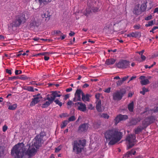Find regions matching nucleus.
Returning <instances> with one entry per match:
<instances>
[{
    "label": "nucleus",
    "instance_id": "obj_1",
    "mask_svg": "<svg viewBox=\"0 0 158 158\" xmlns=\"http://www.w3.org/2000/svg\"><path fill=\"white\" fill-rule=\"evenodd\" d=\"M106 142L109 145H113L119 142L122 138V133L116 129L106 131L104 133Z\"/></svg>",
    "mask_w": 158,
    "mask_h": 158
},
{
    "label": "nucleus",
    "instance_id": "obj_2",
    "mask_svg": "<svg viewBox=\"0 0 158 158\" xmlns=\"http://www.w3.org/2000/svg\"><path fill=\"white\" fill-rule=\"evenodd\" d=\"M24 144L18 143L15 145L11 150V154L15 156V158H22L24 152L23 148Z\"/></svg>",
    "mask_w": 158,
    "mask_h": 158
},
{
    "label": "nucleus",
    "instance_id": "obj_3",
    "mask_svg": "<svg viewBox=\"0 0 158 158\" xmlns=\"http://www.w3.org/2000/svg\"><path fill=\"white\" fill-rule=\"evenodd\" d=\"M85 139L76 140L72 143L73 151L77 154L81 152L86 145Z\"/></svg>",
    "mask_w": 158,
    "mask_h": 158
},
{
    "label": "nucleus",
    "instance_id": "obj_4",
    "mask_svg": "<svg viewBox=\"0 0 158 158\" xmlns=\"http://www.w3.org/2000/svg\"><path fill=\"white\" fill-rule=\"evenodd\" d=\"M25 12H23L17 15L13 21L15 24L19 26L21 24L25 23L26 21Z\"/></svg>",
    "mask_w": 158,
    "mask_h": 158
},
{
    "label": "nucleus",
    "instance_id": "obj_5",
    "mask_svg": "<svg viewBox=\"0 0 158 158\" xmlns=\"http://www.w3.org/2000/svg\"><path fill=\"white\" fill-rule=\"evenodd\" d=\"M126 140L128 143V148H131L134 145V143L136 141L135 135L133 134H128L126 137Z\"/></svg>",
    "mask_w": 158,
    "mask_h": 158
},
{
    "label": "nucleus",
    "instance_id": "obj_6",
    "mask_svg": "<svg viewBox=\"0 0 158 158\" xmlns=\"http://www.w3.org/2000/svg\"><path fill=\"white\" fill-rule=\"evenodd\" d=\"M156 120L155 117L153 116H148L142 122V126L146 127L148 126L153 123Z\"/></svg>",
    "mask_w": 158,
    "mask_h": 158
},
{
    "label": "nucleus",
    "instance_id": "obj_7",
    "mask_svg": "<svg viewBox=\"0 0 158 158\" xmlns=\"http://www.w3.org/2000/svg\"><path fill=\"white\" fill-rule=\"evenodd\" d=\"M44 142V141L43 139L39 138L38 136H36L33 141V143L32 145L34 146L36 149H38L42 146Z\"/></svg>",
    "mask_w": 158,
    "mask_h": 158
},
{
    "label": "nucleus",
    "instance_id": "obj_8",
    "mask_svg": "<svg viewBox=\"0 0 158 158\" xmlns=\"http://www.w3.org/2000/svg\"><path fill=\"white\" fill-rule=\"evenodd\" d=\"M130 62L126 60H122L116 64L117 67L118 68L125 69L129 66Z\"/></svg>",
    "mask_w": 158,
    "mask_h": 158
},
{
    "label": "nucleus",
    "instance_id": "obj_9",
    "mask_svg": "<svg viewBox=\"0 0 158 158\" xmlns=\"http://www.w3.org/2000/svg\"><path fill=\"white\" fill-rule=\"evenodd\" d=\"M74 106L77 110L82 112H85L86 110L85 104L81 102H77L74 103Z\"/></svg>",
    "mask_w": 158,
    "mask_h": 158
},
{
    "label": "nucleus",
    "instance_id": "obj_10",
    "mask_svg": "<svg viewBox=\"0 0 158 158\" xmlns=\"http://www.w3.org/2000/svg\"><path fill=\"white\" fill-rule=\"evenodd\" d=\"M41 22L37 18H33L30 22L29 26L30 28L38 27L40 24Z\"/></svg>",
    "mask_w": 158,
    "mask_h": 158
},
{
    "label": "nucleus",
    "instance_id": "obj_11",
    "mask_svg": "<svg viewBox=\"0 0 158 158\" xmlns=\"http://www.w3.org/2000/svg\"><path fill=\"white\" fill-rule=\"evenodd\" d=\"M19 26L16 25L15 23L13 21L11 23L8 25V31L10 34H13L17 30V27H19Z\"/></svg>",
    "mask_w": 158,
    "mask_h": 158
},
{
    "label": "nucleus",
    "instance_id": "obj_12",
    "mask_svg": "<svg viewBox=\"0 0 158 158\" xmlns=\"http://www.w3.org/2000/svg\"><path fill=\"white\" fill-rule=\"evenodd\" d=\"M128 118V116L126 115H122L119 114L117 115L114 119L115 125H117V124L120 121L125 120Z\"/></svg>",
    "mask_w": 158,
    "mask_h": 158
},
{
    "label": "nucleus",
    "instance_id": "obj_13",
    "mask_svg": "<svg viewBox=\"0 0 158 158\" xmlns=\"http://www.w3.org/2000/svg\"><path fill=\"white\" fill-rule=\"evenodd\" d=\"M82 93L83 92L81 89H77L74 94L75 97L73 98V101L74 102H76L78 101H81V95H82Z\"/></svg>",
    "mask_w": 158,
    "mask_h": 158
},
{
    "label": "nucleus",
    "instance_id": "obj_14",
    "mask_svg": "<svg viewBox=\"0 0 158 158\" xmlns=\"http://www.w3.org/2000/svg\"><path fill=\"white\" fill-rule=\"evenodd\" d=\"M123 94L121 91H117L113 94V99L115 101L121 100L123 97Z\"/></svg>",
    "mask_w": 158,
    "mask_h": 158
},
{
    "label": "nucleus",
    "instance_id": "obj_15",
    "mask_svg": "<svg viewBox=\"0 0 158 158\" xmlns=\"http://www.w3.org/2000/svg\"><path fill=\"white\" fill-rule=\"evenodd\" d=\"M37 149L32 144L31 146L29 147L26 153L29 156H31L36 152Z\"/></svg>",
    "mask_w": 158,
    "mask_h": 158
},
{
    "label": "nucleus",
    "instance_id": "obj_16",
    "mask_svg": "<svg viewBox=\"0 0 158 158\" xmlns=\"http://www.w3.org/2000/svg\"><path fill=\"white\" fill-rule=\"evenodd\" d=\"M88 127V124L84 123L81 125L79 127L78 131L79 132H83L87 131Z\"/></svg>",
    "mask_w": 158,
    "mask_h": 158
},
{
    "label": "nucleus",
    "instance_id": "obj_17",
    "mask_svg": "<svg viewBox=\"0 0 158 158\" xmlns=\"http://www.w3.org/2000/svg\"><path fill=\"white\" fill-rule=\"evenodd\" d=\"M50 15L48 12L42 14L41 17L42 19L41 23L48 21L50 19Z\"/></svg>",
    "mask_w": 158,
    "mask_h": 158
},
{
    "label": "nucleus",
    "instance_id": "obj_18",
    "mask_svg": "<svg viewBox=\"0 0 158 158\" xmlns=\"http://www.w3.org/2000/svg\"><path fill=\"white\" fill-rule=\"evenodd\" d=\"M141 36V33L139 32H138L137 31L132 32L131 33H130L129 34L127 35V37H140Z\"/></svg>",
    "mask_w": 158,
    "mask_h": 158
},
{
    "label": "nucleus",
    "instance_id": "obj_19",
    "mask_svg": "<svg viewBox=\"0 0 158 158\" xmlns=\"http://www.w3.org/2000/svg\"><path fill=\"white\" fill-rule=\"evenodd\" d=\"M142 11L140 8L139 4L136 5L133 11V13L135 15H139L140 14Z\"/></svg>",
    "mask_w": 158,
    "mask_h": 158
},
{
    "label": "nucleus",
    "instance_id": "obj_20",
    "mask_svg": "<svg viewBox=\"0 0 158 158\" xmlns=\"http://www.w3.org/2000/svg\"><path fill=\"white\" fill-rule=\"evenodd\" d=\"M141 119L140 117L132 118L130 121V123L131 125H135L138 123L140 122Z\"/></svg>",
    "mask_w": 158,
    "mask_h": 158
},
{
    "label": "nucleus",
    "instance_id": "obj_21",
    "mask_svg": "<svg viewBox=\"0 0 158 158\" xmlns=\"http://www.w3.org/2000/svg\"><path fill=\"white\" fill-rule=\"evenodd\" d=\"M40 101V100L39 98H38L37 97H34L32 99V101L30 103V106L32 107L38 103Z\"/></svg>",
    "mask_w": 158,
    "mask_h": 158
},
{
    "label": "nucleus",
    "instance_id": "obj_22",
    "mask_svg": "<svg viewBox=\"0 0 158 158\" xmlns=\"http://www.w3.org/2000/svg\"><path fill=\"white\" fill-rule=\"evenodd\" d=\"M91 97V95L90 94H87L85 95L84 93H82V100L84 102L85 101L89 102L90 100L89 98Z\"/></svg>",
    "mask_w": 158,
    "mask_h": 158
},
{
    "label": "nucleus",
    "instance_id": "obj_23",
    "mask_svg": "<svg viewBox=\"0 0 158 158\" xmlns=\"http://www.w3.org/2000/svg\"><path fill=\"white\" fill-rule=\"evenodd\" d=\"M96 109L97 111L99 112H101L102 111L101 108L102 104L101 100L96 101Z\"/></svg>",
    "mask_w": 158,
    "mask_h": 158
},
{
    "label": "nucleus",
    "instance_id": "obj_24",
    "mask_svg": "<svg viewBox=\"0 0 158 158\" xmlns=\"http://www.w3.org/2000/svg\"><path fill=\"white\" fill-rule=\"evenodd\" d=\"M55 98L52 94V92L51 94H48L45 100L49 101L51 103H52L53 101H54Z\"/></svg>",
    "mask_w": 158,
    "mask_h": 158
},
{
    "label": "nucleus",
    "instance_id": "obj_25",
    "mask_svg": "<svg viewBox=\"0 0 158 158\" xmlns=\"http://www.w3.org/2000/svg\"><path fill=\"white\" fill-rule=\"evenodd\" d=\"M146 127H144V126H138L137 128H136L134 130V132L135 134H137L139 133V132H141V131L143 130L144 128Z\"/></svg>",
    "mask_w": 158,
    "mask_h": 158
},
{
    "label": "nucleus",
    "instance_id": "obj_26",
    "mask_svg": "<svg viewBox=\"0 0 158 158\" xmlns=\"http://www.w3.org/2000/svg\"><path fill=\"white\" fill-rule=\"evenodd\" d=\"M8 104H10L9 105H8V109L11 110H15L17 107V104L16 103H15L13 104H11L10 102H9Z\"/></svg>",
    "mask_w": 158,
    "mask_h": 158
},
{
    "label": "nucleus",
    "instance_id": "obj_27",
    "mask_svg": "<svg viewBox=\"0 0 158 158\" xmlns=\"http://www.w3.org/2000/svg\"><path fill=\"white\" fill-rule=\"evenodd\" d=\"M147 4H148V2L147 1H144L140 7L142 11L143 12L146 10L147 6H148V5H147Z\"/></svg>",
    "mask_w": 158,
    "mask_h": 158
},
{
    "label": "nucleus",
    "instance_id": "obj_28",
    "mask_svg": "<svg viewBox=\"0 0 158 158\" xmlns=\"http://www.w3.org/2000/svg\"><path fill=\"white\" fill-rule=\"evenodd\" d=\"M115 61V60L114 59H108L106 60L105 64L107 65L113 64L114 63Z\"/></svg>",
    "mask_w": 158,
    "mask_h": 158
},
{
    "label": "nucleus",
    "instance_id": "obj_29",
    "mask_svg": "<svg viewBox=\"0 0 158 158\" xmlns=\"http://www.w3.org/2000/svg\"><path fill=\"white\" fill-rule=\"evenodd\" d=\"M134 104L133 101H132L128 105V109L130 112H133L134 109Z\"/></svg>",
    "mask_w": 158,
    "mask_h": 158
},
{
    "label": "nucleus",
    "instance_id": "obj_30",
    "mask_svg": "<svg viewBox=\"0 0 158 158\" xmlns=\"http://www.w3.org/2000/svg\"><path fill=\"white\" fill-rule=\"evenodd\" d=\"M23 89L25 90H27L30 92H34V89L33 87L31 86H24Z\"/></svg>",
    "mask_w": 158,
    "mask_h": 158
},
{
    "label": "nucleus",
    "instance_id": "obj_31",
    "mask_svg": "<svg viewBox=\"0 0 158 158\" xmlns=\"http://www.w3.org/2000/svg\"><path fill=\"white\" fill-rule=\"evenodd\" d=\"M5 151V147L3 146H0V157H3L4 156Z\"/></svg>",
    "mask_w": 158,
    "mask_h": 158
},
{
    "label": "nucleus",
    "instance_id": "obj_32",
    "mask_svg": "<svg viewBox=\"0 0 158 158\" xmlns=\"http://www.w3.org/2000/svg\"><path fill=\"white\" fill-rule=\"evenodd\" d=\"M52 103L48 100V101H46L45 102L42 104L41 107L43 108H46L48 107Z\"/></svg>",
    "mask_w": 158,
    "mask_h": 158
},
{
    "label": "nucleus",
    "instance_id": "obj_33",
    "mask_svg": "<svg viewBox=\"0 0 158 158\" xmlns=\"http://www.w3.org/2000/svg\"><path fill=\"white\" fill-rule=\"evenodd\" d=\"M52 0H38L39 2L41 4L43 3L44 4H46L51 2Z\"/></svg>",
    "mask_w": 158,
    "mask_h": 158
},
{
    "label": "nucleus",
    "instance_id": "obj_34",
    "mask_svg": "<svg viewBox=\"0 0 158 158\" xmlns=\"http://www.w3.org/2000/svg\"><path fill=\"white\" fill-rule=\"evenodd\" d=\"M98 115L100 117L105 118L108 119L109 118V116L106 113L99 114Z\"/></svg>",
    "mask_w": 158,
    "mask_h": 158
},
{
    "label": "nucleus",
    "instance_id": "obj_35",
    "mask_svg": "<svg viewBox=\"0 0 158 158\" xmlns=\"http://www.w3.org/2000/svg\"><path fill=\"white\" fill-rule=\"evenodd\" d=\"M132 150L127 152L123 156V158L125 157L128 158L130 156L132 155Z\"/></svg>",
    "mask_w": 158,
    "mask_h": 158
},
{
    "label": "nucleus",
    "instance_id": "obj_36",
    "mask_svg": "<svg viewBox=\"0 0 158 158\" xmlns=\"http://www.w3.org/2000/svg\"><path fill=\"white\" fill-rule=\"evenodd\" d=\"M141 84L142 85H146L149 83V81L148 79H145L140 81Z\"/></svg>",
    "mask_w": 158,
    "mask_h": 158
},
{
    "label": "nucleus",
    "instance_id": "obj_37",
    "mask_svg": "<svg viewBox=\"0 0 158 158\" xmlns=\"http://www.w3.org/2000/svg\"><path fill=\"white\" fill-rule=\"evenodd\" d=\"M69 123V121L67 120H64L62 122L61 125L60 127L61 129H63Z\"/></svg>",
    "mask_w": 158,
    "mask_h": 158
},
{
    "label": "nucleus",
    "instance_id": "obj_38",
    "mask_svg": "<svg viewBox=\"0 0 158 158\" xmlns=\"http://www.w3.org/2000/svg\"><path fill=\"white\" fill-rule=\"evenodd\" d=\"M18 79H20L23 80H28L29 79V77H27L25 75H22L20 77H19Z\"/></svg>",
    "mask_w": 158,
    "mask_h": 158
},
{
    "label": "nucleus",
    "instance_id": "obj_39",
    "mask_svg": "<svg viewBox=\"0 0 158 158\" xmlns=\"http://www.w3.org/2000/svg\"><path fill=\"white\" fill-rule=\"evenodd\" d=\"M148 89L145 88V87H144L142 88V91H140V94H142L143 95H144L145 94L146 92H148Z\"/></svg>",
    "mask_w": 158,
    "mask_h": 158
},
{
    "label": "nucleus",
    "instance_id": "obj_40",
    "mask_svg": "<svg viewBox=\"0 0 158 158\" xmlns=\"http://www.w3.org/2000/svg\"><path fill=\"white\" fill-rule=\"evenodd\" d=\"M52 94L54 95V96L55 98L57 97H60L62 95L61 94H58L57 92H56V91H52Z\"/></svg>",
    "mask_w": 158,
    "mask_h": 158
},
{
    "label": "nucleus",
    "instance_id": "obj_41",
    "mask_svg": "<svg viewBox=\"0 0 158 158\" xmlns=\"http://www.w3.org/2000/svg\"><path fill=\"white\" fill-rule=\"evenodd\" d=\"M45 135V133L44 132H41L39 135H37L36 136H38L39 138L43 139Z\"/></svg>",
    "mask_w": 158,
    "mask_h": 158
},
{
    "label": "nucleus",
    "instance_id": "obj_42",
    "mask_svg": "<svg viewBox=\"0 0 158 158\" xmlns=\"http://www.w3.org/2000/svg\"><path fill=\"white\" fill-rule=\"evenodd\" d=\"M154 24V22L153 20H151L148 22L147 24H145V26L146 27H148L152 26Z\"/></svg>",
    "mask_w": 158,
    "mask_h": 158
},
{
    "label": "nucleus",
    "instance_id": "obj_43",
    "mask_svg": "<svg viewBox=\"0 0 158 158\" xmlns=\"http://www.w3.org/2000/svg\"><path fill=\"white\" fill-rule=\"evenodd\" d=\"M50 54V53L49 52H43L39 53L36 55L35 56H37L40 55H49Z\"/></svg>",
    "mask_w": 158,
    "mask_h": 158
},
{
    "label": "nucleus",
    "instance_id": "obj_44",
    "mask_svg": "<svg viewBox=\"0 0 158 158\" xmlns=\"http://www.w3.org/2000/svg\"><path fill=\"white\" fill-rule=\"evenodd\" d=\"M54 102L56 104L58 105L60 107L62 105V103L58 99L55 100L54 101Z\"/></svg>",
    "mask_w": 158,
    "mask_h": 158
},
{
    "label": "nucleus",
    "instance_id": "obj_45",
    "mask_svg": "<svg viewBox=\"0 0 158 158\" xmlns=\"http://www.w3.org/2000/svg\"><path fill=\"white\" fill-rule=\"evenodd\" d=\"M75 120V116H72L69 117L68 119V121L69 122H71Z\"/></svg>",
    "mask_w": 158,
    "mask_h": 158
},
{
    "label": "nucleus",
    "instance_id": "obj_46",
    "mask_svg": "<svg viewBox=\"0 0 158 158\" xmlns=\"http://www.w3.org/2000/svg\"><path fill=\"white\" fill-rule=\"evenodd\" d=\"M101 95V94L100 93L96 94L95 95V98L96 99V101L101 100L100 99V97Z\"/></svg>",
    "mask_w": 158,
    "mask_h": 158
},
{
    "label": "nucleus",
    "instance_id": "obj_47",
    "mask_svg": "<svg viewBox=\"0 0 158 158\" xmlns=\"http://www.w3.org/2000/svg\"><path fill=\"white\" fill-rule=\"evenodd\" d=\"M19 77L14 76L12 77H10L8 78V80H9L13 81L14 80L18 79Z\"/></svg>",
    "mask_w": 158,
    "mask_h": 158
},
{
    "label": "nucleus",
    "instance_id": "obj_48",
    "mask_svg": "<svg viewBox=\"0 0 158 158\" xmlns=\"http://www.w3.org/2000/svg\"><path fill=\"white\" fill-rule=\"evenodd\" d=\"M123 83V82L121 80H118L116 82V85L117 86H121Z\"/></svg>",
    "mask_w": 158,
    "mask_h": 158
},
{
    "label": "nucleus",
    "instance_id": "obj_49",
    "mask_svg": "<svg viewBox=\"0 0 158 158\" xmlns=\"http://www.w3.org/2000/svg\"><path fill=\"white\" fill-rule=\"evenodd\" d=\"M15 75H18L21 74L22 73V71L20 70H16L15 71Z\"/></svg>",
    "mask_w": 158,
    "mask_h": 158
},
{
    "label": "nucleus",
    "instance_id": "obj_50",
    "mask_svg": "<svg viewBox=\"0 0 158 158\" xmlns=\"http://www.w3.org/2000/svg\"><path fill=\"white\" fill-rule=\"evenodd\" d=\"M61 149V148L60 146L55 148V152L57 153L59 152Z\"/></svg>",
    "mask_w": 158,
    "mask_h": 158
},
{
    "label": "nucleus",
    "instance_id": "obj_51",
    "mask_svg": "<svg viewBox=\"0 0 158 158\" xmlns=\"http://www.w3.org/2000/svg\"><path fill=\"white\" fill-rule=\"evenodd\" d=\"M92 9L94 12H97L99 11V8L97 7H93Z\"/></svg>",
    "mask_w": 158,
    "mask_h": 158
},
{
    "label": "nucleus",
    "instance_id": "obj_52",
    "mask_svg": "<svg viewBox=\"0 0 158 158\" xmlns=\"http://www.w3.org/2000/svg\"><path fill=\"white\" fill-rule=\"evenodd\" d=\"M152 18V15H150L149 16L146 17L145 18V20H150Z\"/></svg>",
    "mask_w": 158,
    "mask_h": 158
},
{
    "label": "nucleus",
    "instance_id": "obj_53",
    "mask_svg": "<svg viewBox=\"0 0 158 158\" xmlns=\"http://www.w3.org/2000/svg\"><path fill=\"white\" fill-rule=\"evenodd\" d=\"M8 127L6 125H4L2 127V131L3 132H5L7 129Z\"/></svg>",
    "mask_w": 158,
    "mask_h": 158
},
{
    "label": "nucleus",
    "instance_id": "obj_54",
    "mask_svg": "<svg viewBox=\"0 0 158 158\" xmlns=\"http://www.w3.org/2000/svg\"><path fill=\"white\" fill-rule=\"evenodd\" d=\"M129 77V76H125L123 77L122 79L121 80L123 82L124 81H126L127 79Z\"/></svg>",
    "mask_w": 158,
    "mask_h": 158
},
{
    "label": "nucleus",
    "instance_id": "obj_55",
    "mask_svg": "<svg viewBox=\"0 0 158 158\" xmlns=\"http://www.w3.org/2000/svg\"><path fill=\"white\" fill-rule=\"evenodd\" d=\"M6 72L7 73L10 75L11 74L12 72H11V70L9 69H6Z\"/></svg>",
    "mask_w": 158,
    "mask_h": 158
},
{
    "label": "nucleus",
    "instance_id": "obj_56",
    "mask_svg": "<svg viewBox=\"0 0 158 158\" xmlns=\"http://www.w3.org/2000/svg\"><path fill=\"white\" fill-rule=\"evenodd\" d=\"M111 90V88L110 87H109L108 88L106 89L105 90V92L107 93H109L110 92Z\"/></svg>",
    "mask_w": 158,
    "mask_h": 158
},
{
    "label": "nucleus",
    "instance_id": "obj_57",
    "mask_svg": "<svg viewBox=\"0 0 158 158\" xmlns=\"http://www.w3.org/2000/svg\"><path fill=\"white\" fill-rule=\"evenodd\" d=\"M141 58L142 60V61H143L144 60H145L146 58L145 56L143 54L141 55Z\"/></svg>",
    "mask_w": 158,
    "mask_h": 158
},
{
    "label": "nucleus",
    "instance_id": "obj_58",
    "mask_svg": "<svg viewBox=\"0 0 158 158\" xmlns=\"http://www.w3.org/2000/svg\"><path fill=\"white\" fill-rule=\"evenodd\" d=\"M148 4L149 5V6L148 7V10L151 9L152 7V4L151 2L150 1L148 2Z\"/></svg>",
    "mask_w": 158,
    "mask_h": 158
},
{
    "label": "nucleus",
    "instance_id": "obj_59",
    "mask_svg": "<svg viewBox=\"0 0 158 158\" xmlns=\"http://www.w3.org/2000/svg\"><path fill=\"white\" fill-rule=\"evenodd\" d=\"M75 33L74 32L71 31L69 33V35L71 36H73L74 35Z\"/></svg>",
    "mask_w": 158,
    "mask_h": 158
},
{
    "label": "nucleus",
    "instance_id": "obj_60",
    "mask_svg": "<svg viewBox=\"0 0 158 158\" xmlns=\"http://www.w3.org/2000/svg\"><path fill=\"white\" fill-rule=\"evenodd\" d=\"M34 97H37L38 98H40V100L42 98V97L40 96V94H38L36 95L33 96Z\"/></svg>",
    "mask_w": 158,
    "mask_h": 158
},
{
    "label": "nucleus",
    "instance_id": "obj_61",
    "mask_svg": "<svg viewBox=\"0 0 158 158\" xmlns=\"http://www.w3.org/2000/svg\"><path fill=\"white\" fill-rule=\"evenodd\" d=\"M72 90V88H69L67 89H66V91L67 92H70Z\"/></svg>",
    "mask_w": 158,
    "mask_h": 158
},
{
    "label": "nucleus",
    "instance_id": "obj_62",
    "mask_svg": "<svg viewBox=\"0 0 158 158\" xmlns=\"http://www.w3.org/2000/svg\"><path fill=\"white\" fill-rule=\"evenodd\" d=\"M140 26L138 25H135L134 26V28L135 29H138L140 28Z\"/></svg>",
    "mask_w": 158,
    "mask_h": 158
},
{
    "label": "nucleus",
    "instance_id": "obj_63",
    "mask_svg": "<svg viewBox=\"0 0 158 158\" xmlns=\"http://www.w3.org/2000/svg\"><path fill=\"white\" fill-rule=\"evenodd\" d=\"M89 86V85L87 84H85L83 85V87L84 88L88 87Z\"/></svg>",
    "mask_w": 158,
    "mask_h": 158
},
{
    "label": "nucleus",
    "instance_id": "obj_64",
    "mask_svg": "<svg viewBox=\"0 0 158 158\" xmlns=\"http://www.w3.org/2000/svg\"><path fill=\"white\" fill-rule=\"evenodd\" d=\"M154 13H158V7H156L154 9Z\"/></svg>",
    "mask_w": 158,
    "mask_h": 158
}]
</instances>
